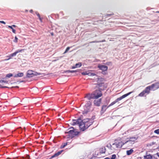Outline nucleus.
Here are the masks:
<instances>
[{"instance_id":"obj_49","label":"nucleus","mask_w":159,"mask_h":159,"mask_svg":"<svg viewBox=\"0 0 159 159\" xmlns=\"http://www.w3.org/2000/svg\"><path fill=\"white\" fill-rule=\"evenodd\" d=\"M156 12V13H159V11H157Z\"/></svg>"},{"instance_id":"obj_28","label":"nucleus","mask_w":159,"mask_h":159,"mask_svg":"<svg viewBox=\"0 0 159 159\" xmlns=\"http://www.w3.org/2000/svg\"><path fill=\"white\" fill-rule=\"evenodd\" d=\"M13 76V75L12 74L9 73L7 75L6 77L7 78H10Z\"/></svg>"},{"instance_id":"obj_1","label":"nucleus","mask_w":159,"mask_h":159,"mask_svg":"<svg viewBox=\"0 0 159 159\" xmlns=\"http://www.w3.org/2000/svg\"><path fill=\"white\" fill-rule=\"evenodd\" d=\"M125 144V142L122 141L121 139L119 138L115 140V143L113 145L115 146L116 149L121 148L122 146Z\"/></svg>"},{"instance_id":"obj_51","label":"nucleus","mask_w":159,"mask_h":159,"mask_svg":"<svg viewBox=\"0 0 159 159\" xmlns=\"http://www.w3.org/2000/svg\"><path fill=\"white\" fill-rule=\"evenodd\" d=\"M141 159V158H140V159Z\"/></svg>"},{"instance_id":"obj_23","label":"nucleus","mask_w":159,"mask_h":159,"mask_svg":"<svg viewBox=\"0 0 159 159\" xmlns=\"http://www.w3.org/2000/svg\"><path fill=\"white\" fill-rule=\"evenodd\" d=\"M35 14L38 17L40 22H42L43 18L40 17V15L39 14V12L36 11L35 12Z\"/></svg>"},{"instance_id":"obj_44","label":"nucleus","mask_w":159,"mask_h":159,"mask_svg":"<svg viewBox=\"0 0 159 159\" xmlns=\"http://www.w3.org/2000/svg\"><path fill=\"white\" fill-rule=\"evenodd\" d=\"M30 12L31 13H32L33 12V11L32 10H30Z\"/></svg>"},{"instance_id":"obj_17","label":"nucleus","mask_w":159,"mask_h":159,"mask_svg":"<svg viewBox=\"0 0 159 159\" xmlns=\"http://www.w3.org/2000/svg\"><path fill=\"white\" fill-rule=\"evenodd\" d=\"M63 151V150H61L60 151H59L57 153H56L54 155H53L51 157V158H52L56 157L58 156L60 154H61V153Z\"/></svg>"},{"instance_id":"obj_35","label":"nucleus","mask_w":159,"mask_h":159,"mask_svg":"<svg viewBox=\"0 0 159 159\" xmlns=\"http://www.w3.org/2000/svg\"><path fill=\"white\" fill-rule=\"evenodd\" d=\"M88 110L84 111H83V114H87L88 112Z\"/></svg>"},{"instance_id":"obj_21","label":"nucleus","mask_w":159,"mask_h":159,"mask_svg":"<svg viewBox=\"0 0 159 159\" xmlns=\"http://www.w3.org/2000/svg\"><path fill=\"white\" fill-rule=\"evenodd\" d=\"M152 157L150 154L146 155L144 156V159H152Z\"/></svg>"},{"instance_id":"obj_10","label":"nucleus","mask_w":159,"mask_h":159,"mask_svg":"<svg viewBox=\"0 0 159 159\" xmlns=\"http://www.w3.org/2000/svg\"><path fill=\"white\" fill-rule=\"evenodd\" d=\"M152 90L153 91L156 90L159 88V85L157 82L152 84L150 86Z\"/></svg>"},{"instance_id":"obj_43","label":"nucleus","mask_w":159,"mask_h":159,"mask_svg":"<svg viewBox=\"0 0 159 159\" xmlns=\"http://www.w3.org/2000/svg\"><path fill=\"white\" fill-rule=\"evenodd\" d=\"M26 157H27V158L28 159L30 157V156L29 155H26Z\"/></svg>"},{"instance_id":"obj_3","label":"nucleus","mask_w":159,"mask_h":159,"mask_svg":"<svg viewBox=\"0 0 159 159\" xmlns=\"http://www.w3.org/2000/svg\"><path fill=\"white\" fill-rule=\"evenodd\" d=\"M151 90L150 86L146 87L144 90L140 93L138 95L139 96L143 97L146 96V95L149 94L150 93V91Z\"/></svg>"},{"instance_id":"obj_37","label":"nucleus","mask_w":159,"mask_h":159,"mask_svg":"<svg viewBox=\"0 0 159 159\" xmlns=\"http://www.w3.org/2000/svg\"><path fill=\"white\" fill-rule=\"evenodd\" d=\"M0 23H1L3 24H6V23L3 21H0Z\"/></svg>"},{"instance_id":"obj_45","label":"nucleus","mask_w":159,"mask_h":159,"mask_svg":"<svg viewBox=\"0 0 159 159\" xmlns=\"http://www.w3.org/2000/svg\"><path fill=\"white\" fill-rule=\"evenodd\" d=\"M51 35L52 36H53V35H54V34L53 32L51 33Z\"/></svg>"},{"instance_id":"obj_50","label":"nucleus","mask_w":159,"mask_h":159,"mask_svg":"<svg viewBox=\"0 0 159 159\" xmlns=\"http://www.w3.org/2000/svg\"><path fill=\"white\" fill-rule=\"evenodd\" d=\"M7 57H8V58L7 59H8L9 58V57H7Z\"/></svg>"},{"instance_id":"obj_53","label":"nucleus","mask_w":159,"mask_h":159,"mask_svg":"<svg viewBox=\"0 0 159 159\" xmlns=\"http://www.w3.org/2000/svg\"><path fill=\"white\" fill-rule=\"evenodd\" d=\"M0 85H1L0 84Z\"/></svg>"},{"instance_id":"obj_29","label":"nucleus","mask_w":159,"mask_h":159,"mask_svg":"<svg viewBox=\"0 0 159 159\" xmlns=\"http://www.w3.org/2000/svg\"><path fill=\"white\" fill-rule=\"evenodd\" d=\"M91 105V102L90 101H89L87 102V104L85 105V106H86L87 107H89Z\"/></svg>"},{"instance_id":"obj_24","label":"nucleus","mask_w":159,"mask_h":159,"mask_svg":"<svg viewBox=\"0 0 159 159\" xmlns=\"http://www.w3.org/2000/svg\"><path fill=\"white\" fill-rule=\"evenodd\" d=\"M106 107V105L102 106V107L101 111H102L103 112L105 111L107 109Z\"/></svg>"},{"instance_id":"obj_7","label":"nucleus","mask_w":159,"mask_h":159,"mask_svg":"<svg viewBox=\"0 0 159 159\" xmlns=\"http://www.w3.org/2000/svg\"><path fill=\"white\" fill-rule=\"evenodd\" d=\"M25 50V49H19L16 51H15L13 53L11 54L9 56H7V57H9V58L8 59L4 60L5 61L8 60L9 59H11L12 57H13L15 56L16 55V54L19 52H22L23 51H24Z\"/></svg>"},{"instance_id":"obj_20","label":"nucleus","mask_w":159,"mask_h":159,"mask_svg":"<svg viewBox=\"0 0 159 159\" xmlns=\"http://www.w3.org/2000/svg\"><path fill=\"white\" fill-rule=\"evenodd\" d=\"M133 152L134 150L132 149H131L126 151V154L127 155H130Z\"/></svg>"},{"instance_id":"obj_19","label":"nucleus","mask_w":159,"mask_h":159,"mask_svg":"<svg viewBox=\"0 0 159 159\" xmlns=\"http://www.w3.org/2000/svg\"><path fill=\"white\" fill-rule=\"evenodd\" d=\"M33 73L32 70H29L28 71L27 76L28 77H31L33 76Z\"/></svg>"},{"instance_id":"obj_5","label":"nucleus","mask_w":159,"mask_h":159,"mask_svg":"<svg viewBox=\"0 0 159 159\" xmlns=\"http://www.w3.org/2000/svg\"><path fill=\"white\" fill-rule=\"evenodd\" d=\"M138 138L136 137H131L129 139V140L125 142V144L127 143L128 145L131 146L137 140Z\"/></svg>"},{"instance_id":"obj_40","label":"nucleus","mask_w":159,"mask_h":159,"mask_svg":"<svg viewBox=\"0 0 159 159\" xmlns=\"http://www.w3.org/2000/svg\"><path fill=\"white\" fill-rule=\"evenodd\" d=\"M76 68H77L76 66H73L71 68L72 69H75Z\"/></svg>"},{"instance_id":"obj_52","label":"nucleus","mask_w":159,"mask_h":159,"mask_svg":"<svg viewBox=\"0 0 159 159\" xmlns=\"http://www.w3.org/2000/svg\"><path fill=\"white\" fill-rule=\"evenodd\" d=\"M1 56V55H0V56Z\"/></svg>"},{"instance_id":"obj_38","label":"nucleus","mask_w":159,"mask_h":159,"mask_svg":"<svg viewBox=\"0 0 159 159\" xmlns=\"http://www.w3.org/2000/svg\"><path fill=\"white\" fill-rule=\"evenodd\" d=\"M113 15V13H111V14H107L106 16H110L112 15Z\"/></svg>"},{"instance_id":"obj_16","label":"nucleus","mask_w":159,"mask_h":159,"mask_svg":"<svg viewBox=\"0 0 159 159\" xmlns=\"http://www.w3.org/2000/svg\"><path fill=\"white\" fill-rule=\"evenodd\" d=\"M93 93H92V94H88L86 95L85 96L84 98H87V99L90 100L91 99H94V97H93Z\"/></svg>"},{"instance_id":"obj_42","label":"nucleus","mask_w":159,"mask_h":159,"mask_svg":"<svg viewBox=\"0 0 159 159\" xmlns=\"http://www.w3.org/2000/svg\"><path fill=\"white\" fill-rule=\"evenodd\" d=\"M11 26H12V27H16V26L14 25H13Z\"/></svg>"},{"instance_id":"obj_33","label":"nucleus","mask_w":159,"mask_h":159,"mask_svg":"<svg viewBox=\"0 0 159 159\" xmlns=\"http://www.w3.org/2000/svg\"><path fill=\"white\" fill-rule=\"evenodd\" d=\"M18 41V38L16 37V36L15 37V39L14 40V42L16 43H17Z\"/></svg>"},{"instance_id":"obj_36","label":"nucleus","mask_w":159,"mask_h":159,"mask_svg":"<svg viewBox=\"0 0 159 159\" xmlns=\"http://www.w3.org/2000/svg\"><path fill=\"white\" fill-rule=\"evenodd\" d=\"M77 72V70H71L70 73H74V72Z\"/></svg>"},{"instance_id":"obj_22","label":"nucleus","mask_w":159,"mask_h":159,"mask_svg":"<svg viewBox=\"0 0 159 159\" xmlns=\"http://www.w3.org/2000/svg\"><path fill=\"white\" fill-rule=\"evenodd\" d=\"M24 75V74L23 73H18L17 74L15 75H14L15 77H23Z\"/></svg>"},{"instance_id":"obj_11","label":"nucleus","mask_w":159,"mask_h":159,"mask_svg":"<svg viewBox=\"0 0 159 159\" xmlns=\"http://www.w3.org/2000/svg\"><path fill=\"white\" fill-rule=\"evenodd\" d=\"M81 74L83 75H88L91 76H93L96 75L95 73H90L89 70L82 72Z\"/></svg>"},{"instance_id":"obj_15","label":"nucleus","mask_w":159,"mask_h":159,"mask_svg":"<svg viewBox=\"0 0 159 159\" xmlns=\"http://www.w3.org/2000/svg\"><path fill=\"white\" fill-rule=\"evenodd\" d=\"M98 67L100 70L103 71H107L108 69V67L105 65H98Z\"/></svg>"},{"instance_id":"obj_47","label":"nucleus","mask_w":159,"mask_h":159,"mask_svg":"<svg viewBox=\"0 0 159 159\" xmlns=\"http://www.w3.org/2000/svg\"><path fill=\"white\" fill-rule=\"evenodd\" d=\"M2 87V88H7V86L2 87Z\"/></svg>"},{"instance_id":"obj_8","label":"nucleus","mask_w":159,"mask_h":159,"mask_svg":"<svg viewBox=\"0 0 159 159\" xmlns=\"http://www.w3.org/2000/svg\"><path fill=\"white\" fill-rule=\"evenodd\" d=\"M85 125V128L86 129L92 124V123L90 122V120L89 119H84L83 120Z\"/></svg>"},{"instance_id":"obj_30","label":"nucleus","mask_w":159,"mask_h":159,"mask_svg":"<svg viewBox=\"0 0 159 159\" xmlns=\"http://www.w3.org/2000/svg\"><path fill=\"white\" fill-rule=\"evenodd\" d=\"M116 158V155L115 154H113L112 155L110 159H115Z\"/></svg>"},{"instance_id":"obj_31","label":"nucleus","mask_w":159,"mask_h":159,"mask_svg":"<svg viewBox=\"0 0 159 159\" xmlns=\"http://www.w3.org/2000/svg\"><path fill=\"white\" fill-rule=\"evenodd\" d=\"M8 83V81H5V80H0V83Z\"/></svg>"},{"instance_id":"obj_27","label":"nucleus","mask_w":159,"mask_h":159,"mask_svg":"<svg viewBox=\"0 0 159 159\" xmlns=\"http://www.w3.org/2000/svg\"><path fill=\"white\" fill-rule=\"evenodd\" d=\"M82 65L81 63L80 62H79L78 63H76L75 66H76V67H80Z\"/></svg>"},{"instance_id":"obj_46","label":"nucleus","mask_w":159,"mask_h":159,"mask_svg":"<svg viewBox=\"0 0 159 159\" xmlns=\"http://www.w3.org/2000/svg\"><path fill=\"white\" fill-rule=\"evenodd\" d=\"M97 42H97V41H93V42H90V43H97Z\"/></svg>"},{"instance_id":"obj_26","label":"nucleus","mask_w":159,"mask_h":159,"mask_svg":"<svg viewBox=\"0 0 159 159\" xmlns=\"http://www.w3.org/2000/svg\"><path fill=\"white\" fill-rule=\"evenodd\" d=\"M67 144V143H63L61 146V148H64L66 146Z\"/></svg>"},{"instance_id":"obj_25","label":"nucleus","mask_w":159,"mask_h":159,"mask_svg":"<svg viewBox=\"0 0 159 159\" xmlns=\"http://www.w3.org/2000/svg\"><path fill=\"white\" fill-rule=\"evenodd\" d=\"M8 27L10 28L12 30V32L14 33V34H16V30L14 29L13 28V27H12V26H10V25H8Z\"/></svg>"},{"instance_id":"obj_13","label":"nucleus","mask_w":159,"mask_h":159,"mask_svg":"<svg viewBox=\"0 0 159 159\" xmlns=\"http://www.w3.org/2000/svg\"><path fill=\"white\" fill-rule=\"evenodd\" d=\"M107 147L109 150H111L112 151H113L116 150L115 148V146L113 145V144L112 145H111L110 144H108L107 145Z\"/></svg>"},{"instance_id":"obj_6","label":"nucleus","mask_w":159,"mask_h":159,"mask_svg":"<svg viewBox=\"0 0 159 159\" xmlns=\"http://www.w3.org/2000/svg\"><path fill=\"white\" fill-rule=\"evenodd\" d=\"M93 93L94 99H98L101 97L102 95L101 91L99 90H95Z\"/></svg>"},{"instance_id":"obj_12","label":"nucleus","mask_w":159,"mask_h":159,"mask_svg":"<svg viewBox=\"0 0 159 159\" xmlns=\"http://www.w3.org/2000/svg\"><path fill=\"white\" fill-rule=\"evenodd\" d=\"M102 100L101 98H99L98 100H95L94 101L93 103L95 106L98 107L99 106L101 103Z\"/></svg>"},{"instance_id":"obj_39","label":"nucleus","mask_w":159,"mask_h":159,"mask_svg":"<svg viewBox=\"0 0 159 159\" xmlns=\"http://www.w3.org/2000/svg\"><path fill=\"white\" fill-rule=\"evenodd\" d=\"M70 71H71L70 70H67L65 72L70 73Z\"/></svg>"},{"instance_id":"obj_32","label":"nucleus","mask_w":159,"mask_h":159,"mask_svg":"<svg viewBox=\"0 0 159 159\" xmlns=\"http://www.w3.org/2000/svg\"><path fill=\"white\" fill-rule=\"evenodd\" d=\"M154 133L157 134H159V129L155 130L154 131Z\"/></svg>"},{"instance_id":"obj_34","label":"nucleus","mask_w":159,"mask_h":159,"mask_svg":"<svg viewBox=\"0 0 159 159\" xmlns=\"http://www.w3.org/2000/svg\"><path fill=\"white\" fill-rule=\"evenodd\" d=\"M70 48L69 47H67L66 48L65 52H64V53H66L67 52L69 51V50L70 49Z\"/></svg>"},{"instance_id":"obj_2","label":"nucleus","mask_w":159,"mask_h":159,"mask_svg":"<svg viewBox=\"0 0 159 159\" xmlns=\"http://www.w3.org/2000/svg\"><path fill=\"white\" fill-rule=\"evenodd\" d=\"M133 92L132 91L129 92V93H127L126 94H125L123 95L122 96H121L120 97L117 98L114 101L112 102L108 106L107 108L109 107H110V106H112L114 104H115L117 102H118L119 101L121 100L122 99H123V98H125L127 96H128V95H130V94L132 93Z\"/></svg>"},{"instance_id":"obj_48","label":"nucleus","mask_w":159,"mask_h":159,"mask_svg":"<svg viewBox=\"0 0 159 159\" xmlns=\"http://www.w3.org/2000/svg\"><path fill=\"white\" fill-rule=\"evenodd\" d=\"M157 83L158 84V85H159V81L158 82H157Z\"/></svg>"},{"instance_id":"obj_9","label":"nucleus","mask_w":159,"mask_h":159,"mask_svg":"<svg viewBox=\"0 0 159 159\" xmlns=\"http://www.w3.org/2000/svg\"><path fill=\"white\" fill-rule=\"evenodd\" d=\"M79 126L81 130L84 131L86 129V128H85L84 123L83 120H82L81 122H80V123L79 124Z\"/></svg>"},{"instance_id":"obj_41","label":"nucleus","mask_w":159,"mask_h":159,"mask_svg":"<svg viewBox=\"0 0 159 159\" xmlns=\"http://www.w3.org/2000/svg\"><path fill=\"white\" fill-rule=\"evenodd\" d=\"M36 75H41L40 73H36Z\"/></svg>"},{"instance_id":"obj_14","label":"nucleus","mask_w":159,"mask_h":159,"mask_svg":"<svg viewBox=\"0 0 159 159\" xmlns=\"http://www.w3.org/2000/svg\"><path fill=\"white\" fill-rule=\"evenodd\" d=\"M82 120L81 119L79 118L77 120H73L72 123V125H75L78 124L80 123V122H81Z\"/></svg>"},{"instance_id":"obj_18","label":"nucleus","mask_w":159,"mask_h":159,"mask_svg":"<svg viewBox=\"0 0 159 159\" xmlns=\"http://www.w3.org/2000/svg\"><path fill=\"white\" fill-rule=\"evenodd\" d=\"M99 152L101 153H104L106 152V149L105 147H103L99 149Z\"/></svg>"},{"instance_id":"obj_4","label":"nucleus","mask_w":159,"mask_h":159,"mask_svg":"<svg viewBox=\"0 0 159 159\" xmlns=\"http://www.w3.org/2000/svg\"><path fill=\"white\" fill-rule=\"evenodd\" d=\"M70 129H72L70 130L68 132H65V133L69 134V135L71 137H73L75 136L78 135L79 133V132L76 131V129H75L73 127H71Z\"/></svg>"}]
</instances>
